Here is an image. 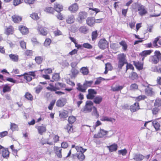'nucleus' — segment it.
Here are the masks:
<instances>
[{
    "mask_svg": "<svg viewBox=\"0 0 161 161\" xmlns=\"http://www.w3.org/2000/svg\"><path fill=\"white\" fill-rule=\"evenodd\" d=\"M50 86L47 87V89L51 91H55V93L59 95H61L64 94V93L60 91H56V90H59L62 87H65V85L62 83L57 82L55 84V86H54L50 84H49Z\"/></svg>",
    "mask_w": 161,
    "mask_h": 161,
    "instance_id": "nucleus-1",
    "label": "nucleus"
},
{
    "mask_svg": "<svg viewBox=\"0 0 161 161\" xmlns=\"http://www.w3.org/2000/svg\"><path fill=\"white\" fill-rule=\"evenodd\" d=\"M126 58V55L124 53H121L117 55V59L118 61V68L121 69L124 65L127 64V61Z\"/></svg>",
    "mask_w": 161,
    "mask_h": 161,
    "instance_id": "nucleus-2",
    "label": "nucleus"
},
{
    "mask_svg": "<svg viewBox=\"0 0 161 161\" xmlns=\"http://www.w3.org/2000/svg\"><path fill=\"white\" fill-rule=\"evenodd\" d=\"M150 59L153 63H158L159 60H161V53L160 52L156 51L154 52V55L150 57Z\"/></svg>",
    "mask_w": 161,
    "mask_h": 161,
    "instance_id": "nucleus-3",
    "label": "nucleus"
},
{
    "mask_svg": "<svg viewBox=\"0 0 161 161\" xmlns=\"http://www.w3.org/2000/svg\"><path fill=\"white\" fill-rule=\"evenodd\" d=\"M93 107V102L91 101H87L83 109V111L85 113L90 112L92 111Z\"/></svg>",
    "mask_w": 161,
    "mask_h": 161,
    "instance_id": "nucleus-4",
    "label": "nucleus"
},
{
    "mask_svg": "<svg viewBox=\"0 0 161 161\" xmlns=\"http://www.w3.org/2000/svg\"><path fill=\"white\" fill-rule=\"evenodd\" d=\"M108 42L104 38L100 39L98 44V47L102 49H105L108 47Z\"/></svg>",
    "mask_w": 161,
    "mask_h": 161,
    "instance_id": "nucleus-5",
    "label": "nucleus"
},
{
    "mask_svg": "<svg viewBox=\"0 0 161 161\" xmlns=\"http://www.w3.org/2000/svg\"><path fill=\"white\" fill-rule=\"evenodd\" d=\"M24 78L28 81H31L32 78H35L36 75L34 72H30L25 73Z\"/></svg>",
    "mask_w": 161,
    "mask_h": 161,
    "instance_id": "nucleus-6",
    "label": "nucleus"
},
{
    "mask_svg": "<svg viewBox=\"0 0 161 161\" xmlns=\"http://www.w3.org/2000/svg\"><path fill=\"white\" fill-rule=\"evenodd\" d=\"M139 14L141 16L145 15L147 13V9L143 5H139L138 7Z\"/></svg>",
    "mask_w": 161,
    "mask_h": 161,
    "instance_id": "nucleus-7",
    "label": "nucleus"
},
{
    "mask_svg": "<svg viewBox=\"0 0 161 161\" xmlns=\"http://www.w3.org/2000/svg\"><path fill=\"white\" fill-rule=\"evenodd\" d=\"M87 16V13L83 11L79 12L77 20L80 23H82L83 21L86 19Z\"/></svg>",
    "mask_w": 161,
    "mask_h": 161,
    "instance_id": "nucleus-8",
    "label": "nucleus"
},
{
    "mask_svg": "<svg viewBox=\"0 0 161 161\" xmlns=\"http://www.w3.org/2000/svg\"><path fill=\"white\" fill-rule=\"evenodd\" d=\"M14 29L12 26H5L4 28V33L7 35L13 34L14 32Z\"/></svg>",
    "mask_w": 161,
    "mask_h": 161,
    "instance_id": "nucleus-9",
    "label": "nucleus"
},
{
    "mask_svg": "<svg viewBox=\"0 0 161 161\" xmlns=\"http://www.w3.org/2000/svg\"><path fill=\"white\" fill-rule=\"evenodd\" d=\"M88 93L86 97L87 99H92L95 97V95H96L97 92L94 89H90L88 90Z\"/></svg>",
    "mask_w": 161,
    "mask_h": 161,
    "instance_id": "nucleus-10",
    "label": "nucleus"
},
{
    "mask_svg": "<svg viewBox=\"0 0 161 161\" xmlns=\"http://www.w3.org/2000/svg\"><path fill=\"white\" fill-rule=\"evenodd\" d=\"M78 6L77 3H75L72 4L68 8L69 10L71 13L76 12L78 9Z\"/></svg>",
    "mask_w": 161,
    "mask_h": 161,
    "instance_id": "nucleus-11",
    "label": "nucleus"
},
{
    "mask_svg": "<svg viewBox=\"0 0 161 161\" xmlns=\"http://www.w3.org/2000/svg\"><path fill=\"white\" fill-rule=\"evenodd\" d=\"M35 128L37 129L39 134L41 135H42L46 131V127L44 125L36 126Z\"/></svg>",
    "mask_w": 161,
    "mask_h": 161,
    "instance_id": "nucleus-12",
    "label": "nucleus"
},
{
    "mask_svg": "<svg viewBox=\"0 0 161 161\" xmlns=\"http://www.w3.org/2000/svg\"><path fill=\"white\" fill-rule=\"evenodd\" d=\"M108 131H105L103 130H100V131L97 135H95L94 137L95 138H102L104 136L108 134Z\"/></svg>",
    "mask_w": 161,
    "mask_h": 161,
    "instance_id": "nucleus-13",
    "label": "nucleus"
},
{
    "mask_svg": "<svg viewBox=\"0 0 161 161\" xmlns=\"http://www.w3.org/2000/svg\"><path fill=\"white\" fill-rule=\"evenodd\" d=\"M77 86V87L76 88L79 91L83 92H86L87 88L84 83L83 85H81L80 83H78Z\"/></svg>",
    "mask_w": 161,
    "mask_h": 161,
    "instance_id": "nucleus-14",
    "label": "nucleus"
},
{
    "mask_svg": "<svg viewBox=\"0 0 161 161\" xmlns=\"http://www.w3.org/2000/svg\"><path fill=\"white\" fill-rule=\"evenodd\" d=\"M75 18L73 15L70 14L68 16L66 19V22L67 24H71L75 22Z\"/></svg>",
    "mask_w": 161,
    "mask_h": 161,
    "instance_id": "nucleus-15",
    "label": "nucleus"
},
{
    "mask_svg": "<svg viewBox=\"0 0 161 161\" xmlns=\"http://www.w3.org/2000/svg\"><path fill=\"white\" fill-rule=\"evenodd\" d=\"M144 156L140 154H134L133 159L136 161H141L144 158Z\"/></svg>",
    "mask_w": 161,
    "mask_h": 161,
    "instance_id": "nucleus-16",
    "label": "nucleus"
},
{
    "mask_svg": "<svg viewBox=\"0 0 161 161\" xmlns=\"http://www.w3.org/2000/svg\"><path fill=\"white\" fill-rule=\"evenodd\" d=\"M140 109L138 103H135L133 105H131L130 107V109L132 112H135Z\"/></svg>",
    "mask_w": 161,
    "mask_h": 161,
    "instance_id": "nucleus-17",
    "label": "nucleus"
},
{
    "mask_svg": "<svg viewBox=\"0 0 161 161\" xmlns=\"http://www.w3.org/2000/svg\"><path fill=\"white\" fill-rule=\"evenodd\" d=\"M109 151V152H112L116 151L117 149L118 146L117 144L114 143L111 145L107 146Z\"/></svg>",
    "mask_w": 161,
    "mask_h": 161,
    "instance_id": "nucleus-18",
    "label": "nucleus"
},
{
    "mask_svg": "<svg viewBox=\"0 0 161 161\" xmlns=\"http://www.w3.org/2000/svg\"><path fill=\"white\" fill-rule=\"evenodd\" d=\"M55 10L58 12H60L63 10V6L60 4L56 3L54 6Z\"/></svg>",
    "mask_w": 161,
    "mask_h": 161,
    "instance_id": "nucleus-19",
    "label": "nucleus"
},
{
    "mask_svg": "<svg viewBox=\"0 0 161 161\" xmlns=\"http://www.w3.org/2000/svg\"><path fill=\"white\" fill-rule=\"evenodd\" d=\"M54 149L58 157L59 158H61L62 157L61 148L58 147H54Z\"/></svg>",
    "mask_w": 161,
    "mask_h": 161,
    "instance_id": "nucleus-20",
    "label": "nucleus"
},
{
    "mask_svg": "<svg viewBox=\"0 0 161 161\" xmlns=\"http://www.w3.org/2000/svg\"><path fill=\"white\" fill-rule=\"evenodd\" d=\"M145 93L147 95L152 96L154 94V92L153 91V89L148 86L145 90Z\"/></svg>",
    "mask_w": 161,
    "mask_h": 161,
    "instance_id": "nucleus-21",
    "label": "nucleus"
},
{
    "mask_svg": "<svg viewBox=\"0 0 161 161\" xmlns=\"http://www.w3.org/2000/svg\"><path fill=\"white\" fill-rule=\"evenodd\" d=\"M71 78H75L79 73V70L77 68L71 69Z\"/></svg>",
    "mask_w": 161,
    "mask_h": 161,
    "instance_id": "nucleus-22",
    "label": "nucleus"
},
{
    "mask_svg": "<svg viewBox=\"0 0 161 161\" xmlns=\"http://www.w3.org/2000/svg\"><path fill=\"white\" fill-rule=\"evenodd\" d=\"M19 30L23 34H26L28 32V29L25 26H19Z\"/></svg>",
    "mask_w": 161,
    "mask_h": 161,
    "instance_id": "nucleus-23",
    "label": "nucleus"
},
{
    "mask_svg": "<svg viewBox=\"0 0 161 161\" xmlns=\"http://www.w3.org/2000/svg\"><path fill=\"white\" fill-rule=\"evenodd\" d=\"M95 20L93 17H89L86 19V23L90 26H92L95 23Z\"/></svg>",
    "mask_w": 161,
    "mask_h": 161,
    "instance_id": "nucleus-24",
    "label": "nucleus"
},
{
    "mask_svg": "<svg viewBox=\"0 0 161 161\" xmlns=\"http://www.w3.org/2000/svg\"><path fill=\"white\" fill-rule=\"evenodd\" d=\"M2 155L4 158H7L9 156V152L8 149H3L2 150Z\"/></svg>",
    "mask_w": 161,
    "mask_h": 161,
    "instance_id": "nucleus-25",
    "label": "nucleus"
},
{
    "mask_svg": "<svg viewBox=\"0 0 161 161\" xmlns=\"http://www.w3.org/2000/svg\"><path fill=\"white\" fill-rule=\"evenodd\" d=\"M65 103L64 99L58 100L56 103V105L58 107H62L64 106Z\"/></svg>",
    "mask_w": 161,
    "mask_h": 161,
    "instance_id": "nucleus-26",
    "label": "nucleus"
},
{
    "mask_svg": "<svg viewBox=\"0 0 161 161\" xmlns=\"http://www.w3.org/2000/svg\"><path fill=\"white\" fill-rule=\"evenodd\" d=\"M101 120L102 121H107L111 122L112 123L114 122L115 121V119L112 118H109L107 116H103Z\"/></svg>",
    "mask_w": 161,
    "mask_h": 161,
    "instance_id": "nucleus-27",
    "label": "nucleus"
},
{
    "mask_svg": "<svg viewBox=\"0 0 161 161\" xmlns=\"http://www.w3.org/2000/svg\"><path fill=\"white\" fill-rule=\"evenodd\" d=\"M93 99V102L96 104H100L102 101L103 98L101 96H97L94 97Z\"/></svg>",
    "mask_w": 161,
    "mask_h": 161,
    "instance_id": "nucleus-28",
    "label": "nucleus"
},
{
    "mask_svg": "<svg viewBox=\"0 0 161 161\" xmlns=\"http://www.w3.org/2000/svg\"><path fill=\"white\" fill-rule=\"evenodd\" d=\"M12 17L13 21L16 23H19L22 19V17L21 16L17 15H14Z\"/></svg>",
    "mask_w": 161,
    "mask_h": 161,
    "instance_id": "nucleus-29",
    "label": "nucleus"
},
{
    "mask_svg": "<svg viewBox=\"0 0 161 161\" xmlns=\"http://www.w3.org/2000/svg\"><path fill=\"white\" fill-rule=\"evenodd\" d=\"M79 30L80 32L84 34L86 33L88 30L87 27L85 26H81Z\"/></svg>",
    "mask_w": 161,
    "mask_h": 161,
    "instance_id": "nucleus-30",
    "label": "nucleus"
},
{
    "mask_svg": "<svg viewBox=\"0 0 161 161\" xmlns=\"http://www.w3.org/2000/svg\"><path fill=\"white\" fill-rule=\"evenodd\" d=\"M10 59L13 61L17 62L18 61L19 57L15 54H11L9 55Z\"/></svg>",
    "mask_w": 161,
    "mask_h": 161,
    "instance_id": "nucleus-31",
    "label": "nucleus"
},
{
    "mask_svg": "<svg viewBox=\"0 0 161 161\" xmlns=\"http://www.w3.org/2000/svg\"><path fill=\"white\" fill-rule=\"evenodd\" d=\"M92 116H94L97 118H98L99 116V114L96 107H93V110L92 113Z\"/></svg>",
    "mask_w": 161,
    "mask_h": 161,
    "instance_id": "nucleus-32",
    "label": "nucleus"
},
{
    "mask_svg": "<svg viewBox=\"0 0 161 161\" xmlns=\"http://www.w3.org/2000/svg\"><path fill=\"white\" fill-rule=\"evenodd\" d=\"M152 52L151 50L144 51L140 53V55L142 57H146L147 55H150Z\"/></svg>",
    "mask_w": 161,
    "mask_h": 161,
    "instance_id": "nucleus-33",
    "label": "nucleus"
},
{
    "mask_svg": "<svg viewBox=\"0 0 161 161\" xmlns=\"http://www.w3.org/2000/svg\"><path fill=\"white\" fill-rule=\"evenodd\" d=\"M59 116L61 118H65L68 116V112L66 110H64L59 113Z\"/></svg>",
    "mask_w": 161,
    "mask_h": 161,
    "instance_id": "nucleus-34",
    "label": "nucleus"
},
{
    "mask_svg": "<svg viewBox=\"0 0 161 161\" xmlns=\"http://www.w3.org/2000/svg\"><path fill=\"white\" fill-rule=\"evenodd\" d=\"M152 124L156 130H158L159 129L160 126V124L157 120L153 121L152 122Z\"/></svg>",
    "mask_w": 161,
    "mask_h": 161,
    "instance_id": "nucleus-35",
    "label": "nucleus"
},
{
    "mask_svg": "<svg viewBox=\"0 0 161 161\" xmlns=\"http://www.w3.org/2000/svg\"><path fill=\"white\" fill-rule=\"evenodd\" d=\"M60 79V77L59 73H56L54 74L52 77V80L51 81H58Z\"/></svg>",
    "mask_w": 161,
    "mask_h": 161,
    "instance_id": "nucleus-36",
    "label": "nucleus"
},
{
    "mask_svg": "<svg viewBox=\"0 0 161 161\" xmlns=\"http://www.w3.org/2000/svg\"><path fill=\"white\" fill-rule=\"evenodd\" d=\"M80 72L84 75H87L89 73L88 69L86 67H82L80 69Z\"/></svg>",
    "mask_w": 161,
    "mask_h": 161,
    "instance_id": "nucleus-37",
    "label": "nucleus"
},
{
    "mask_svg": "<svg viewBox=\"0 0 161 161\" xmlns=\"http://www.w3.org/2000/svg\"><path fill=\"white\" fill-rule=\"evenodd\" d=\"M24 96L28 100L32 101L33 100L32 95L28 92H26Z\"/></svg>",
    "mask_w": 161,
    "mask_h": 161,
    "instance_id": "nucleus-38",
    "label": "nucleus"
},
{
    "mask_svg": "<svg viewBox=\"0 0 161 161\" xmlns=\"http://www.w3.org/2000/svg\"><path fill=\"white\" fill-rule=\"evenodd\" d=\"M154 106L155 107H158L161 106V99L157 98L154 103Z\"/></svg>",
    "mask_w": 161,
    "mask_h": 161,
    "instance_id": "nucleus-39",
    "label": "nucleus"
},
{
    "mask_svg": "<svg viewBox=\"0 0 161 161\" xmlns=\"http://www.w3.org/2000/svg\"><path fill=\"white\" fill-rule=\"evenodd\" d=\"M75 149L76 150L77 152H79L80 153H84L86 150V149L83 148L81 147H79L76 146L75 147Z\"/></svg>",
    "mask_w": 161,
    "mask_h": 161,
    "instance_id": "nucleus-40",
    "label": "nucleus"
},
{
    "mask_svg": "<svg viewBox=\"0 0 161 161\" xmlns=\"http://www.w3.org/2000/svg\"><path fill=\"white\" fill-rule=\"evenodd\" d=\"M41 143L42 145H44L47 143L49 145H53V142H49L47 139H42L41 141Z\"/></svg>",
    "mask_w": 161,
    "mask_h": 161,
    "instance_id": "nucleus-41",
    "label": "nucleus"
},
{
    "mask_svg": "<svg viewBox=\"0 0 161 161\" xmlns=\"http://www.w3.org/2000/svg\"><path fill=\"white\" fill-rule=\"evenodd\" d=\"M119 44L122 47V49L124 51L126 50L127 45L126 42L124 41H122L119 42Z\"/></svg>",
    "mask_w": 161,
    "mask_h": 161,
    "instance_id": "nucleus-42",
    "label": "nucleus"
},
{
    "mask_svg": "<svg viewBox=\"0 0 161 161\" xmlns=\"http://www.w3.org/2000/svg\"><path fill=\"white\" fill-rule=\"evenodd\" d=\"M123 87V86H116L114 87H112V90L114 92L122 90Z\"/></svg>",
    "mask_w": 161,
    "mask_h": 161,
    "instance_id": "nucleus-43",
    "label": "nucleus"
},
{
    "mask_svg": "<svg viewBox=\"0 0 161 161\" xmlns=\"http://www.w3.org/2000/svg\"><path fill=\"white\" fill-rule=\"evenodd\" d=\"M38 31L40 34L46 36L47 34V31L45 30L42 27H40L38 29Z\"/></svg>",
    "mask_w": 161,
    "mask_h": 161,
    "instance_id": "nucleus-44",
    "label": "nucleus"
},
{
    "mask_svg": "<svg viewBox=\"0 0 161 161\" xmlns=\"http://www.w3.org/2000/svg\"><path fill=\"white\" fill-rule=\"evenodd\" d=\"M135 66L139 69H141L143 68V64L140 62H136L134 63Z\"/></svg>",
    "mask_w": 161,
    "mask_h": 161,
    "instance_id": "nucleus-45",
    "label": "nucleus"
},
{
    "mask_svg": "<svg viewBox=\"0 0 161 161\" xmlns=\"http://www.w3.org/2000/svg\"><path fill=\"white\" fill-rule=\"evenodd\" d=\"M84 153H79L77 154V157L80 160H82L85 158V156L84 154Z\"/></svg>",
    "mask_w": 161,
    "mask_h": 161,
    "instance_id": "nucleus-46",
    "label": "nucleus"
},
{
    "mask_svg": "<svg viewBox=\"0 0 161 161\" xmlns=\"http://www.w3.org/2000/svg\"><path fill=\"white\" fill-rule=\"evenodd\" d=\"M75 120V117L72 116H69L68 119V122L69 124L72 125Z\"/></svg>",
    "mask_w": 161,
    "mask_h": 161,
    "instance_id": "nucleus-47",
    "label": "nucleus"
},
{
    "mask_svg": "<svg viewBox=\"0 0 161 161\" xmlns=\"http://www.w3.org/2000/svg\"><path fill=\"white\" fill-rule=\"evenodd\" d=\"M53 33L55 36L62 35H63L62 32L58 29L54 31Z\"/></svg>",
    "mask_w": 161,
    "mask_h": 161,
    "instance_id": "nucleus-48",
    "label": "nucleus"
},
{
    "mask_svg": "<svg viewBox=\"0 0 161 161\" xmlns=\"http://www.w3.org/2000/svg\"><path fill=\"white\" fill-rule=\"evenodd\" d=\"M146 98L145 95H140L135 97V100L136 101H139L141 100H144Z\"/></svg>",
    "mask_w": 161,
    "mask_h": 161,
    "instance_id": "nucleus-49",
    "label": "nucleus"
},
{
    "mask_svg": "<svg viewBox=\"0 0 161 161\" xmlns=\"http://www.w3.org/2000/svg\"><path fill=\"white\" fill-rule=\"evenodd\" d=\"M11 88L10 86L7 85H5L3 87V92L5 93L9 92Z\"/></svg>",
    "mask_w": 161,
    "mask_h": 161,
    "instance_id": "nucleus-50",
    "label": "nucleus"
},
{
    "mask_svg": "<svg viewBox=\"0 0 161 161\" xmlns=\"http://www.w3.org/2000/svg\"><path fill=\"white\" fill-rule=\"evenodd\" d=\"M159 110L160 109L159 108L155 107V108H153L152 112L153 115H156L158 113Z\"/></svg>",
    "mask_w": 161,
    "mask_h": 161,
    "instance_id": "nucleus-51",
    "label": "nucleus"
},
{
    "mask_svg": "<svg viewBox=\"0 0 161 161\" xmlns=\"http://www.w3.org/2000/svg\"><path fill=\"white\" fill-rule=\"evenodd\" d=\"M42 58L41 56H37L35 58L36 62L39 64H40L42 63Z\"/></svg>",
    "mask_w": 161,
    "mask_h": 161,
    "instance_id": "nucleus-52",
    "label": "nucleus"
},
{
    "mask_svg": "<svg viewBox=\"0 0 161 161\" xmlns=\"http://www.w3.org/2000/svg\"><path fill=\"white\" fill-rule=\"evenodd\" d=\"M82 46L83 47L88 49H91L92 48V46L87 43H84L82 44Z\"/></svg>",
    "mask_w": 161,
    "mask_h": 161,
    "instance_id": "nucleus-53",
    "label": "nucleus"
},
{
    "mask_svg": "<svg viewBox=\"0 0 161 161\" xmlns=\"http://www.w3.org/2000/svg\"><path fill=\"white\" fill-rule=\"evenodd\" d=\"M65 129L67 130L68 132H72L73 131L72 125L70 124L67 125L66 126Z\"/></svg>",
    "mask_w": 161,
    "mask_h": 161,
    "instance_id": "nucleus-54",
    "label": "nucleus"
},
{
    "mask_svg": "<svg viewBox=\"0 0 161 161\" xmlns=\"http://www.w3.org/2000/svg\"><path fill=\"white\" fill-rule=\"evenodd\" d=\"M23 2V0H14L13 2V5L16 6L21 3Z\"/></svg>",
    "mask_w": 161,
    "mask_h": 161,
    "instance_id": "nucleus-55",
    "label": "nucleus"
},
{
    "mask_svg": "<svg viewBox=\"0 0 161 161\" xmlns=\"http://www.w3.org/2000/svg\"><path fill=\"white\" fill-rule=\"evenodd\" d=\"M93 83V81L92 80L91 81H86L85 83H84V85L86 86V87L87 88L88 87H90L91 86L92 83Z\"/></svg>",
    "mask_w": 161,
    "mask_h": 161,
    "instance_id": "nucleus-56",
    "label": "nucleus"
},
{
    "mask_svg": "<svg viewBox=\"0 0 161 161\" xmlns=\"http://www.w3.org/2000/svg\"><path fill=\"white\" fill-rule=\"evenodd\" d=\"M51 42V41L50 39L49 38H47L44 42V45L46 47L50 45Z\"/></svg>",
    "mask_w": 161,
    "mask_h": 161,
    "instance_id": "nucleus-57",
    "label": "nucleus"
},
{
    "mask_svg": "<svg viewBox=\"0 0 161 161\" xmlns=\"http://www.w3.org/2000/svg\"><path fill=\"white\" fill-rule=\"evenodd\" d=\"M44 11L48 13H52L53 11V8L52 7H47L45 8Z\"/></svg>",
    "mask_w": 161,
    "mask_h": 161,
    "instance_id": "nucleus-58",
    "label": "nucleus"
},
{
    "mask_svg": "<svg viewBox=\"0 0 161 161\" xmlns=\"http://www.w3.org/2000/svg\"><path fill=\"white\" fill-rule=\"evenodd\" d=\"M105 79L101 77H99L97 78L95 82V85H99L101 82L102 80H104Z\"/></svg>",
    "mask_w": 161,
    "mask_h": 161,
    "instance_id": "nucleus-59",
    "label": "nucleus"
},
{
    "mask_svg": "<svg viewBox=\"0 0 161 161\" xmlns=\"http://www.w3.org/2000/svg\"><path fill=\"white\" fill-rule=\"evenodd\" d=\"M159 40V37H157L155 38L154 41L153 42V45L154 47H158V45L157 44V43Z\"/></svg>",
    "mask_w": 161,
    "mask_h": 161,
    "instance_id": "nucleus-60",
    "label": "nucleus"
},
{
    "mask_svg": "<svg viewBox=\"0 0 161 161\" xmlns=\"http://www.w3.org/2000/svg\"><path fill=\"white\" fill-rule=\"evenodd\" d=\"M132 80L136 79L137 77V74L134 72H132L131 74V76L129 77Z\"/></svg>",
    "mask_w": 161,
    "mask_h": 161,
    "instance_id": "nucleus-61",
    "label": "nucleus"
},
{
    "mask_svg": "<svg viewBox=\"0 0 161 161\" xmlns=\"http://www.w3.org/2000/svg\"><path fill=\"white\" fill-rule=\"evenodd\" d=\"M138 88V86L135 83L132 84L130 86V89L131 90H135L137 89Z\"/></svg>",
    "mask_w": 161,
    "mask_h": 161,
    "instance_id": "nucleus-62",
    "label": "nucleus"
},
{
    "mask_svg": "<svg viewBox=\"0 0 161 161\" xmlns=\"http://www.w3.org/2000/svg\"><path fill=\"white\" fill-rule=\"evenodd\" d=\"M10 129L13 131L17 129V126L14 123H11Z\"/></svg>",
    "mask_w": 161,
    "mask_h": 161,
    "instance_id": "nucleus-63",
    "label": "nucleus"
},
{
    "mask_svg": "<svg viewBox=\"0 0 161 161\" xmlns=\"http://www.w3.org/2000/svg\"><path fill=\"white\" fill-rule=\"evenodd\" d=\"M30 17L33 19L37 20L38 19L39 17L37 14L36 13H33L30 15Z\"/></svg>",
    "mask_w": 161,
    "mask_h": 161,
    "instance_id": "nucleus-64",
    "label": "nucleus"
}]
</instances>
